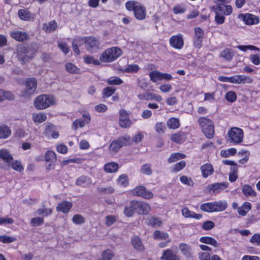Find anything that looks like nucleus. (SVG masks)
<instances>
[{"label": "nucleus", "mask_w": 260, "mask_h": 260, "mask_svg": "<svg viewBox=\"0 0 260 260\" xmlns=\"http://www.w3.org/2000/svg\"><path fill=\"white\" fill-rule=\"evenodd\" d=\"M151 210L150 205L141 201H132L129 204L125 207L124 214L127 217L133 216L135 213L140 215H147Z\"/></svg>", "instance_id": "1"}, {"label": "nucleus", "mask_w": 260, "mask_h": 260, "mask_svg": "<svg viewBox=\"0 0 260 260\" xmlns=\"http://www.w3.org/2000/svg\"><path fill=\"white\" fill-rule=\"evenodd\" d=\"M37 51V48L35 45L21 46L18 49V59L23 63L26 62L33 57Z\"/></svg>", "instance_id": "2"}, {"label": "nucleus", "mask_w": 260, "mask_h": 260, "mask_svg": "<svg viewBox=\"0 0 260 260\" xmlns=\"http://www.w3.org/2000/svg\"><path fill=\"white\" fill-rule=\"evenodd\" d=\"M125 7L127 10L134 12L135 16L138 20H143L145 18V8L140 3L133 1H128L125 4Z\"/></svg>", "instance_id": "3"}, {"label": "nucleus", "mask_w": 260, "mask_h": 260, "mask_svg": "<svg viewBox=\"0 0 260 260\" xmlns=\"http://www.w3.org/2000/svg\"><path fill=\"white\" fill-rule=\"evenodd\" d=\"M221 5L214 6L212 9L215 13V20L218 24H221L224 23L225 20L224 15H230L232 13L233 8L231 6H224Z\"/></svg>", "instance_id": "4"}, {"label": "nucleus", "mask_w": 260, "mask_h": 260, "mask_svg": "<svg viewBox=\"0 0 260 260\" xmlns=\"http://www.w3.org/2000/svg\"><path fill=\"white\" fill-rule=\"evenodd\" d=\"M56 99L52 95L42 94L36 98L34 105L38 109H45L54 105Z\"/></svg>", "instance_id": "5"}, {"label": "nucleus", "mask_w": 260, "mask_h": 260, "mask_svg": "<svg viewBox=\"0 0 260 260\" xmlns=\"http://www.w3.org/2000/svg\"><path fill=\"white\" fill-rule=\"evenodd\" d=\"M122 54L121 50L116 47L106 49L100 55V59L104 62H111Z\"/></svg>", "instance_id": "6"}, {"label": "nucleus", "mask_w": 260, "mask_h": 260, "mask_svg": "<svg viewBox=\"0 0 260 260\" xmlns=\"http://www.w3.org/2000/svg\"><path fill=\"white\" fill-rule=\"evenodd\" d=\"M198 123L202 128L203 132L208 139L213 138L214 135V126L213 121L206 117H200Z\"/></svg>", "instance_id": "7"}, {"label": "nucleus", "mask_w": 260, "mask_h": 260, "mask_svg": "<svg viewBox=\"0 0 260 260\" xmlns=\"http://www.w3.org/2000/svg\"><path fill=\"white\" fill-rule=\"evenodd\" d=\"M243 130L237 127H233L228 132L227 140L234 144H238L243 142Z\"/></svg>", "instance_id": "8"}, {"label": "nucleus", "mask_w": 260, "mask_h": 260, "mask_svg": "<svg viewBox=\"0 0 260 260\" xmlns=\"http://www.w3.org/2000/svg\"><path fill=\"white\" fill-rule=\"evenodd\" d=\"M81 42L85 45L86 50L90 52L95 51L100 49L101 42L94 37H81Z\"/></svg>", "instance_id": "9"}, {"label": "nucleus", "mask_w": 260, "mask_h": 260, "mask_svg": "<svg viewBox=\"0 0 260 260\" xmlns=\"http://www.w3.org/2000/svg\"><path fill=\"white\" fill-rule=\"evenodd\" d=\"M25 88L21 91V95L29 97L34 94L37 87V81L35 78H29L26 80Z\"/></svg>", "instance_id": "10"}, {"label": "nucleus", "mask_w": 260, "mask_h": 260, "mask_svg": "<svg viewBox=\"0 0 260 260\" xmlns=\"http://www.w3.org/2000/svg\"><path fill=\"white\" fill-rule=\"evenodd\" d=\"M129 193L134 196L140 197L145 199H150L153 197L152 192L147 190L144 186H138L131 190Z\"/></svg>", "instance_id": "11"}, {"label": "nucleus", "mask_w": 260, "mask_h": 260, "mask_svg": "<svg viewBox=\"0 0 260 260\" xmlns=\"http://www.w3.org/2000/svg\"><path fill=\"white\" fill-rule=\"evenodd\" d=\"M238 18L248 25L257 24L259 23V17L250 13L239 14Z\"/></svg>", "instance_id": "12"}, {"label": "nucleus", "mask_w": 260, "mask_h": 260, "mask_svg": "<svg viewBox=\"0 0 260 260\" xmlns=\"http://www.w3.org/2000/svg\"><path fill=\"white\" fill-rule=\"evenodd\" d=\"M119 123L120 126L122 128L130 127L132 124V121L128 118V113L124 109H121L119 111Z\"/></svg>", "instance_id": "13"}, {"label": "nucleus", "mask_w": 260, "mask_h": 260, "mask_svg": "<svg viewBox=\"0 0 260 260\" xmlns=\"http://www.w3.org/2000/svg\"><path fill=\"white\" fill-rule=\"evenodd\" d=\"M253 79L249 76L244 75H236L231 77V83L241 84H250L252 83Z\"/></svg>", "instance_id": "14"}, {"label": "nucleus", "mask_w": 260, "mask_h": 260, "mask_svg": "<svg viewBox=\"0 0 260 260\" xmlns=\"http://www.w3.org/2000/svg\"><path fill=\"white\" fill-rule=\"evenodd\" d=\"M169 43L171 47L177 49H181L184 45L182 35L178 34L172 36L169 40Z\"/></svg>", "instance_id": "15"}, {"label": "nucleus", "mask_w": 260, "mask_h": 260, "mask_svg": "<svg viewBox=\"0 0 260 260\" xmlns=\"http://www.w3.org/2000/svg\"><path fill=\"white\" fill-rule=\"evenodd\" d=\"M45 160L49 164L46 167L48 170L54 168L55 166L54 164L56 160V154L54 152L51 150H48L45 154Z\"/></svg>", "instance_id": "16"}, {"label": "nucleus", "mask_w": 260, "mask_h": 260, "mask_svg": "<svg viewBox=\"0 0 260 260\" xmlns=\"http://www.w3.org/2000/svg\"><path fill=\"white\" fill-rule=\"evenodd\" d=\"M160 259L162 260H179V257L177 254V251L168 249L163 251Z\"/></svg>", "instance_id": "17"}, {"label": "nucleus", "mask_w": 260, "mask_h": 260, "mask_svg": "<svg viewBox=\"0 0 260 260\" xmlns=\"http://www.w3.org/2000/svg\"><path fill=\"white\" fill-rule=\"evenodd\" d=\"M44 133L48 137L51 136L53 139H56L59 136L58 132L56 130L55 126L50 123L46 125Z\"/></svg>", "instance_id": "18"}, {"label": "nucleus", "mask_w": 260, "mask_h": 260, "mask_svg": "<svg viewBox=\"0 0 260 260\" xmlns=\"http://www.w3.org/2000/svg\"><path fill=\"white\" fill-rule=\"evenodd\" d=\"M10 36L14 39L19 42L26 40L29 37V35L26 32L19 30L11 32Z\"/></svg>", "instance_id": "19"}, {"label": "nucleus", "mask_w": 260, "mask_h": 260, "mask_svg": "<svg viewBox=\"0 0 260 260\" xmlns=\"http://www.w3.org/2000/svg\"><path fill=\"white\" fill-rule=\"evenodd\" d=\"M214 212H221L228 207V203L225 200L213 202Z\"/></svg>", "instance_id": "20"}, {"label": "nucleus", "mask_w": 260, "mask_h": 260, "mask_svg": "<svg viewBox=\"0 0 260 260\" xmlns=\"http://www.w3.org/2000/svg\"><path fill=\"white\" fill-rule=\"evenodd\" d=\"M72 207V204L71 202L66 201H62L58 204L56 207V210L61 211L63 213H66L69 211Z\"/></svg>", "instance_id": "21"}, {"label": "nucleus", "mask_w": 260, "mask_h": 260, "mask_svg": "<svg viewBox=\"0 0 260 260\" xmlns=\"http://www.w3.org/2000/svg\"><path fill=\"white\" fill-rule=\"evenodd\" d=\"M0 158L5 162L10 165V162L13 159L12 154L6 149L0 150Z\"/></svg>", "instance_id": "22"}, {"label": "nucleus", "mask_w": 260, "mask_h": 260, "mask_svg": "<svg viewBox=\"0 0 260 260\" xmlns=\"http://www.w3.org/2000/svg\"><path fill=\"white\" fill-rule=\"evenodd\" d=\"M201 171L204 178H207L209 176L211 175L214 172L212 166L209 164L202 166Z\"/></svg>", "instance_id": "23"}, {"label": "nucleus", "mask_w": 260, "mask_h": 260, "mask_svg": "<svg viewBox=\"0 0 260 260\" xmlns=\"http://www.w3.org/2000/svg\"><path fill=\"white\" fill-rule=\"evenodd\" d=\"M182 214L186 218H192L196 219H200L202 218L201 214H197L194 212L190 211L188 208H184L182 209Z\"/></svg>", "instance_id": "24"}, {"label": "nucleus", "mask_w": 260, "mask_h": 260, "mask_svg": "<svg viewBox=\"0 0 260 260\" xmlns=\"http://www.w3.org/2000/svg\"><path fill=\"white\" fill-rule=\"evenodd\" d=\"M200 241L206 244L212 245L214 247H218L219 246V244L217 241L215 239L211 237H202L200 239Z\"/></svg>", "instance_id": "25"}, {"label": "nucleus", "mask_w": 260, "mask_h": 260, "mask_svg": "<svg viewBox=\"0 0 260 260\" xmlns=\"http://www.w3.org/2000/svg\"><path fill=\"white\" fill-rule=\"evenodd\" d=\"M119 168L118 164L114 162H110L106 164L104 166V170L107 173L116 172Z\"/></svg>", "instance_id": "26"}, {"label": "nucleus", "mask_w": 260, "mask_h": 260, "mask_svg": "<svg viewBox=\"0 0 260 260\" xmlns=\"http://www.w3.org/2000/svg\"><path fill=\"white\" fill-rule=\"evenodd\" d=\"M132 243L136 249L140 251L144 249L143 245L141 239L139 237L137 236H133L132 238Z\"/></svg>", "instance_id": "27"}, {"label": "nucleus", "mask_w": 260, "mask_h": 260, "mask_svg": "<svg viewBox=\"0 0 260 260\" xmlns=\"http://www.w3.org/2000/svg\"><path fill=\"white\" fill-rule=\"evenodd\" d=\"M76 183L77 185L86 187L91 184V180L86 176H81L77 179Z\"/></svg>", "instance_id": "28"}, {"label": "nucleus", "mask_w": 260, "mask_h": 260, "mask_svg": "<svg viewBox=\"0 0 260 260\" xmlns=\"http://www.w3.org/2000/svg\"><path fill=\"white\" fill-rule=\"evenodd\" d=\"M11 134V131L7 125L3 124L0 126V139H6Z\"/></svg>", "instance_id": "29"}, {"label": "nucleus", "mask_w": 260, "mask_h": 260, "mask_svg": "<svg viewBox=\"0 0 260 260\" xmlns=\"http://www.w3.org/2000/svg\"><path fill=\"white\" fill-rule=\"evenodd\" d=\"M32 119L35 123H42L47 119V115L43 112L34 113Z\"/></svg>", "instance_id": "30"}, {"label": "nucleus", "mask_w": 260, "mask_h": 260, "mask_svg": "<svg viewBox=\"0 0 260 260\" xmlns=\"http://www.w3.org/2000/svg\"><path fill=\"white\" fill-rule=\"evenodd\" d=\"M242 191L243 194L246 197H255L256 194L255 191L253 189L252 187L248 184L244 185L242 186Z\"/></svg>", "instance_id": "31"}, {"label": "nucleus", "mask_w": 260, "mask_h": 260, "mask_svg": "<svg viewBox=\"0 0 260 260\" xmlns=\"http://www.w3.org/2000/svg\"><path fill=\"white\" fill-rule=\"evenodd\" d=\"M14 98V94L10 91L0 89V102L5 100H13Z\"/></svg>", "instance_id": "32"}, {"label": "nucleus", "mask_w": 260, "mask_h": 260, "mask_svg": "<svg viewBox=\"0 0 260 260\" xmlns=\"http://www.w3.org/2000/svg\"><path fill=\"white\" fill-rule=\"evenodd\" d=\"M167 124L169 128L176 129L180 126L179 120L175 117H171L168 120Z\"/></svg>", "instance_id": "33"}, {"label": "nucleus", "mask_w": 260, "mask_h": 260, "mask_svg": "<svg viewBox=\"0 0 260 260\" xmlns=\"http://www.w3.org/2000/svg\"><path fill=\"white\" fill-rule=\"evenodd\" d=\"M229 183L225 182L216 183L211 184L210 189L213 191H220L228 187Z\"/></svg>", "instance_id": "34"}, {"label": "nucleus", "mask_w": 260, "mask_h": 260, "mask_svg": "<svg viewBox=\"0 0 260 260\" xmlns=\"http://www.w3.org/2000/svg\"><path fill=\"white\" fill-rule=\"evenodd\" d=\"M153 238L154 239L162 240L167 239L169 235V234L164 231H160L159 230H156L153 233Z\"/></svg>", "instance_id": "35"}, {"label": "nucleus", "mask_w": 260, "mask_h": 260, "mask_svg": "<svg viewBox=\"0 0 260 260\" xmlns=\"http://www.w3.org/2000/svg\"><path fill=\"white\" fill-rule=\"evenodd\" d=\"M161 72L157 71H153L149 73L150 80L153 82H157L158 81L161 80Z\"/></svg>", "instance_id": "36"}, {"label": "nucleus", "mask_w": 260, "mask_h": 260, "mask_svg": "<svg viewBox=\"0 0 260 260\" xmlns=\"http://www.w3.org/2000/svg\"><path fill=\"white\" fill-rule=\"evenodd\" d=\"M84 62L87 64H93L95 66H98L101 64L100 61L95 58L93 56L89 55H85L83 57Z\"/></svg>", "instance_id": "37"}, {"label": "nucleus", "mask_w": 260, "mask_h": 260, "mask_svg": "<svg viewBox=\"0 0 260 260\" xmlns=\"http://www.w3.org/2000/svg\"><path fill=\"white\" fill-rule=\"evenodd\" d=\"M81 37H78L73 40L72 45L73 49L75 53L78 55L80 54V50L79 47L83 45V43L81 42Z\"/></svg>", "instance_id": "38"}, {"label": "nucleus", "mask_w": 260, "mask_h": 260, "mask_svg": "<svg viewBox=\"0 0 260 260\" xmlns=\"http://www.w3.org/2000/svg\"><path fill=\"white\" fill-rule=\"evenodd\" d=\"M179 249L182 254L186 256H189L191 255V248L185 243H180L179 245Z\"/></svg>", "instance_id": "39"}, {"label": "nucleus", "mask_w": 260, "mask_h": 260, "mask_svg": "<svg viewBox=\"0 0 260 260\" xmlns=\"http://www.w3.org/2000/svg\"><path fill=\"white\" fill-rule=\"evenodd\" d=\"M200 209L205 212H214L213 202L202 204L200 206Z\"/></svg>", "instance_id": "40"}, {"label": "nucleus", "mask_w": 260, "mask_h": 260, "mask_svg": "<svg viewBox=\"0 0 260 260\" xmlns=\"http://www.w3.org/2000/svg\"><path fill=\"white\" fill-rule=\"evenodd\" d=\"M220 56L221 57L229 61L232 59L233 57V53L231 49L226 48L221 52Z\"/></svg>", "instance_id": "41"}, {"label": "nucleus", "mask_w": 260, "mask_h": 260, "mask_svg": "<svg viewBox=\"0 0 260 260\" xmlns=\"http://www.w3.org/2000/svg\"><path fill=\"white\" fill-rule=\"evenodd\" d=\"M57 27V24L55 21L53 20L44 24L43 29L46 31L51 32L54 30Z\"/></svg>", "instance_id": "42"}, {"label": "nucleus", "mask_w": 260, "mask_h": 260, "mask_svg": "<svg viewBox=\"0 0 260 260\" xmlns=\"http://www.w3.org/2000/svg\"><path fill=\"white\" fill-rule=\"evenodd\" d=\"M66 70L68 72L72 74L80 73V69L74 64L69 62L66 64Z\"/></svg>", "instance_id": "43"}, {"label": "nucleus", "mask_w": 260, "mask_h": 260, "mask_svg": "<svg viewBox=\"0 0 260 260\" xmlns=\"http://www.w3.org/2000/svg\"><path fill=\"white\" fill-rule=\"evenodd\" d=\"M18 15L22 20L27 21L30 19V13L27 10L20 9L18 12Z\"/></svg>", "instance_id": "44"}, {"label": "nucleus", "mask_w": 260, "mask_h": 260, "mask_svg": "<svg viewBox=\"0 0 260 260\" xmlns=\"http://www.w3.org/2000/svg\"><path fill=\"white\" fill-rule=\"evenodd\" d=\"M114 255V252L110 249H107L102 253V260H111Z\"/></svg>", "instance_id": "45"}, {"label": "nucleus", "mask_w": 260, "mask_h": 260, "mask_svg": "<svg viewBox=\"0 0 260 260\" xmlns=\"http://www.w3.org/2000/svg\"><path fill=\"white\" fill-rule=\"evenodd\" d=\"M117 184L119 185L126 186L128 184V177L125 174H122L117 179Z\"/></svg>", "instance_id": "46"}, {"label": "nucleus", "mask_w": 260, "mask_h": 260, "mask_svg": "<svg viewBox=\"0 0 260 260\" xmlns=\"http://www.w3.org/2000/svg\"><path fill=\"white\" fill-rule=\"evenodd\" d=\"M185 155L180 153H174L171 154V156L168 159L169 163H172L178 160L179 159L184 158Z\"/></svg>", "instance_id": "47"}, {"label": "nucleus", "mask_w": 260, "mask_h": 260, "mask_svg": "<svg viewBox=\"0 0 260 260\" xmlns=\"http://www.w3.org/2000/svg\"><path fill=\"white\" fill-rule=\"evenodd\" d=\"M122 145L119 138L115 141H113L110 145V149L111 151L117 152L121 147Z\"/></svg>", "instance_id": "48"}, {"label": "nucleus", "mask_w": 260, "mask_h": 260, "mask_svg": "<svg viewBox=\"0 0 260 260\" xmlns=\"http://www.w3.org/2000/svg\"><path fill=\"white\" fill-rule=\"evenodd\" d=\"M114 189L111 186L100 187L98 188V191L101 194L113 193Z\"/></svg>", "instance_id": "49"}, {"label": "nucleus", "mask_w": 260, "mask_h": 260, "mask_svg": "<svg viewBox=\"0 0 260 260\" xmlns=\"http://www.w3.org/2000/svg\"><path fill=\"white\" fill-rule=\"evenodd\" d=\"M161 223V221L158 217H151L148 219V224L152 226H159Z\"/></svg>", "instance_id": "50"}, {"label": "nucleus", "mask_w": 260, "mask_h": 260, "mask_svg": "<svg viewBox=\"0 0 260 260\" xmlns=\"http://www.w3.org/2000/svg\"><path fill=\"white\" fill-rule=\"evenodd\" d=\"M180 181L182 184L187 186H193L194 185V183L192 179L186 176H182L180 177Z\"/></svg>", "instance_id": "51"}, {"label": "nucleus", "mask_w": 260, "mask_h": 260, "mask_svg": "<svg viewBox=\"0 0 260 260\" xmlns=\"http://www.w3.org/2000/svg\"><path fill=\"white\" fill-rule=\"evenodd\" d=\"M141 172L143 174L150 175L152 174V171L151 170V166L150 164H145L143 165L141 169Z\"/></svg>", "instance_id": "52"}, {"label": "nucleus", "mask_w": 260, "mask_h": 260, "mask_svg": "<svg viewBox=\"0 0 260 260\" xmlns=\"http://www.w3.org/2000/svg\"><path fill=\"white\" fill-rule=\"evenodd\" d=\"M154 128L158 134H162L165 132L166 126L162 122H157L155 125Z\"/></svg>", "instance_id": "53"}, {"label": "nucleus", "mask_w": 260, "mask_h": 260, "mask_svg": "<svg viewBox=\"0 0 260 260\" xmlns=\"http://www.w3.org/2000/svg\"><path fill=\"white\" fill-rule=\"evenodd\" d=\"M107 83L109 85H120L123 81L119 77H112L108 79Z\"/></svg>", "instance_id": "54"}, {"label": "nucleus", "mask_w": 260, "mask_h": 260, "mask_svg": "<svg viewBox=\"0 0 260 260\" xmlns=\"http://www.w3.org/2000/svg\"><path fill=\"white\" fill-rule=\"evenodd\" d=\"M250 242L260 247V234H254L250 239Z\"/></svg>", "instance_id": "55"}, {"label": "nucleus", "mask_w": 260, "mask_h": 260, "mask_svg": "<svg viewBox=\"0 0 260 260\" xmlns=\"http://www.w3.org/2000/svg\"><path fill=\"white\" fill-rule=\"evenodd\" d=\"M30 223L34 226L41 225L44 223V218L40 217L32 218L31 219Z\"/></svg>", "instance_id": "56"}, {"label": "nucleus", "mask_w": 260, "mask_h": 260, "mask_svg": "<svg viewBox=\"0 0 260 260\" xmlns=\"http://www.w3.org/2000/svg\"><path fill=\"white\" fill-rule=\"evenodd\" d=\"M236 149L235 148H230L226 150H221V155L223 157H229L231 155H233L236 153Z\"/></svg>", "instance_id": "57"}, {"label": "nucleus", "mask_w": 260, "mask_h": 260, "mask_svg": "<svg viewBox=\"0 0 260 260\" xmlns=\"http://www.w3.org/2000/svg\"><path fill=\"white\" fill-rule=\"evenodd\" d=\"M51 209H39L36 211V214L47 216L52 214Z\"/></svg>", "instance_id": "58"}, {"label": "nucleus", "mask_w": 260, "mask_h": 260, "mask_svg": "<svg viewBox=\"0 0 260 260\" xmlns=\"http://www.w3.org/2000/svg\"><path fill=\"white\" fill-rule=\"evenodd\" d=\"M16 240V238L8 236H0V242L4 243H10Z\"/></svg>", "instance_id": "59"}, {"label": "nucleus", "mask_w": 260, "mask_h": 260, "mask_svg": "<svg viewBox=\"0 0 260 260\" xmlns=\"http://www.w3.org/2000/svg\"><path fill=\"white\" fill-rule=\"evenodd\" d=\"M72 221L74 223L76 224H79L84 223L85 220L82 215L79 214H76L73 216Z\"/></svg>", "instance_id": "60"}, {"label": "nucleus", "mask_w": 260, "mask_h": 260, "mask_svg": "<svg viewBox=\"0 0 260 260\" xmlns=\"http://www.w3.org/2000/svg\"><path fill=\"white\" fill-rule=\"evenodd\" d=\"M11 167L14 170L18 172H21L23 170V168L21 165V163L16 160L11 163Z\"/></svg>", "instance_id": "61"}, {"label": "nucleus", "mask_w": 260, "mask_h": 260, "mask_svg": "<svg viewBox=\"0 0 260 260\" xmlns=\"http://www.w3.org/2000/svg\"><path fill=\"white\" fill-rule=\"evenodd\" d=\"M225 98L228 102H233L236 100L237 95L234 92L229 91L226 93Z\"/></svg>", "instance_id": "62"}, {"label": "nucleus", "mask_w": 260, "mask_h": 260, "mask_svg": "<svg viewBox=\"0 0 260 260\" xmlns=\"http://www.w3.org/2000/svg\"><path fill=\"white\" fill-rule=\"evenodd\" d=\"M140 68L137 64H130L125 69V72L127 73H137Z\"/></svg>", "instance_id": "63"}, {"label": "nucleus", "mask_w": 260, "mask_h": 260, "mask_svg": "<svg viewBox=\"0 0 260 260\" xmlns=\"http://www.w3.org/2000/svg\"><path fill=\"white\" fill-rule=\"evenodd\" d=\"M85 125V122L83 120L76 119L73 123V128L76 129L78 127H82Z\"/></svg>", "instance_id": "64"}]
</instances>
